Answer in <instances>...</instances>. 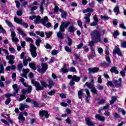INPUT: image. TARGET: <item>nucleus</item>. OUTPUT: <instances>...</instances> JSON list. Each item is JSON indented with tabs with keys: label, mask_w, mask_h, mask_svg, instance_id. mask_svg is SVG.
Listing matches in <instances>:
<instances>
[{
	"label": "nucleus",
	"mask_w": 126,
	"mask_h": 126,
	"mask_svg": "<svg viewBox=\"0 0 126 126\" xmlns=\"http://www.w3.org/2000/svg\"><path fill=\"white\" fill-rule=\"evenodd\" d=\"M30 20H33V19H35L34 20V23L36 24H39L40 23L41 21L44 26H46V27H51V23H49V19L48 17L45 16L41 20V17L40 16H32L29 17Z\"/></svg>",
	"instance_id": "nucleus-1"
},
{
	"label": "nucleus",
	"mask_w": 126,
	"mask_h": 126,
	"mask_svg": "<svg viewBox=\"0 0 126 126\" xmlns=\"http://www.w3.org/2000/svg\"><path fill=\"white\" fill-rule=\"evenodd\" d=\"M31 82L33 86H35L37 91H39V90H43L44 89L43 87H47V86H48L47 83H46V82H45L44 81H40V83L42 86H41V84L38 83V82L34 80H32Z\"/></svg>",
	"instance_id": "nucleus-2"
},
{
	"label": "nucleus",
	"mask_w": 126,
	"mask_h": 126,
	"mask_svg": "<svg viewBox=\"0 0 126 126\" xmlns=\"http://www.w3.org/2000/svg\"><path fill=\"white\" fill-rule=\"evenodd\" d=\"M92 39L95 40L96 42L101 41V34L97 31H94L91 33Z\"/></svg>",
	"instance_id": "nucleus-3"
},
{
	"label": "nucleus",
	"mask_w": 126,
	"mask_h": 126,
	"mask_svg": "<svg viewBox=\"0 0 126 126\" xmlns=\"http://www.w3.org/2000/svg\"><path fill=\"white\" fill-rule=\"evenodd\" d=\"M30 52L31 54V56L33 58H36L37 57V52H36V50H37V48L33 44H30Z\"/></svg>",
	"instance_id": "nucleus-4"
},
{
	"label": "nucleus",
	"mask_w": 126,
	"mask_h": 126,
	"mask_svg": "<svg viewBox=\"0 0 126 126\" xmlns=\"http://www.w3.org/2000/svg\"><path fill=\"white\" fill-rule=\"evenodd\" d=\"M70 24V22L68 21H65L62 23L60 27V30L61 32H64L65 29L67 28L68 27V25Z\"/></svg>",
	"instance_id": "nucleus-5"
},
{
	"label": "nucleus",
	"mask_w": 126,
	"mask_h": 126,
	"mask_svg": "<svg viewBox=\"0 0 126 126\" xmlns=\"http://www.w3.org/2000/svg\"><path fill=\"white\" fill-rule=\"evenodd\" d=\"M41 66L42 67L41 68H38L37 69V71L40 73H45V72H46V70L48 69V64L45 63H42Z\"/></svg>",
	"instance_id": "nucleus-6"
},
{
	"label": "nucleus",
	"mask_w": 126,
	"mask_h": 126,
	"mask_svg": "<svg viewBox=\"0 0 126 126\" xmlns=\"http://www.w3.org/2000/svg\"><path fill=\"white\" fill-rule=\"evenodd\" d=\"M24 81H25L24 78H22L20 80V82L25 87H28L27 92H28V93H31V91H32V86H28V85L26 84V83L24 82Z\"/></svg>",
	"instance_id": "nucleus-7"
},
{
	"label": "nucleus",
	"mask_w": 126,
	"mask_h": 126,
	"mask_svg": "<svg viewBox=\"0 0 126 126\" xmlns=\"http://www.w3.org/2000/svg\"><path fill=\"white\" fill-rule=\"evenodd\" d=\"M88 88H90L91 89V92L92 93H94V94H98V91H97V90L96 88L93 87V86L90 85L89 83L87 82L86 83L85 85Z\"/></svg>",
	"instance_id": "nucleus-8"
},
{
	"label": "nucleus",
	"mask_w": 126,
	"mask_h": 126,
	"mask_svg": "<svg viewBox=\"0 0 126 126\" xmlns=\"http://www.w3.org/2000/svg\"><path fill=\"white\" fill-rule=\"evenodd\" d=\"M11 37L13 42H19V39L16 37V34L14 31H11Z\"/></svg>",
	"instance_id": "nucleus-9"
},
{
	"label": "nucleus",
	"mask_w": 126,
	"mask_h": 126,
	"mask_svg": "<svg viewBox=\"0 0 126 126\" xmlns=\"http://www.w3.org/2000/svg\"><path fill=\"white\" fill-rule=\"evenodd\" d=\"M113 83L115 85L116 87H121V86H123V85H122V83H123L122 78H120L119 81L114 80Z\"/></svg>",
	"instance_id": "nucleus-10"
},
{
	"label": "nucleus",
	"mask_w": 126,
	"mask_h": 126,
	"mask_svg": "<svg viewBox=\"0 0 126 126\" xmlns=\"http://www.w3.org/2000/svg\"><path fill=\"white\" fill-rule=\"evenodd\" d=\"M94 22L91 24V26H96L99 23V20L97 17V15H94L93 17Z\"/></svg>",
	"instance_id": "nucleus-11"
},
{
	"label": "nucleus",
	"mask_w": 126,
	"mask_h": 126,
	"mask_svg": "<svg viewBox=\"0 0 126 126\" xmlns=\"http://www.w3.org/2000/svg\"><path fill=\"white\" fill-rule=\"evenodd\" d=\"M94 117L96 120H98L100 122H105L106 120L105 116H101L98 114H96Z\"/></svg>",
	"instance_id": "nucleus-12"
},
{
	"label": "nucleus",
	"mask_w": 126,
	"mask_h": 126,
	"mask_svg": "<svg viewBox=\"0 0 126 126\" xmlns=\"http://www.w3.org/2000/svg\"><path fill=\"white\" fill-rule=\"evenodd\" d=\"M22 92L23 94H21L20 96V98L18 99V101H19V102L23 101L24 99H26V96H25L24 95L25 94H26V91L25 90H22Z\"/></svg>",
	"instance_id": "nucleus-13"
},
{
	"label": "nucleus",
	"mask_w": 126,
	"mask_h": 126,
	"mask_svg": "<svg viewBox=\"0 0 126 126\" xmlns=\"http://www.w3.org/2000/svg\"><path fill=\"white\" fill-rule=\"evenodd\" d=\"M90 16H91V13H90L85 14V16L84 18L85 19L84 23H89L90 22Z\"/></svg>",
	"instance_id": "nucleus-14"
},
{
	"label": "nucleus",
	"mask_w": 126,
	"mask_h": 126,
	"mask_svg": "<svg viewBox=\"0 0 126 126\" xmlns=\"http://www.w3.org/2000/svg\"><path fill=\"white\" fill-rule=\"evenodd\" d=\"M39 116L41 118H42V117H43L44 116H45L46 119H48V118H49V114H48V111H45V110H43L42 111H40Z\"/></svg>",
	"instance_id": "nucleus-15"
},
{
	"label": "nucleus",
	"mask_w": 126,
	"mask_h": 126,
	"mask_svg": "<svg viewBox=\"0 0 126 126\" xmlns=\"http://www.w3.org/2000/svg\"><path fill=\"white\" fill-rule=\"evenodd\" d=\"M88 70L89 71V73H96V72H98V71H99V68L98 67H94L93 68H89Z\"/></svg>",
	"instance_id": "nucleus-16"
},
{
	"label": "nucleus",
	"mask_w": 126,
	"mask_h": 126,
	"mask_svg": "<svg viewBox=\"0 0 126 126\" xmlns=\"http://www.w3.org/2000/svg\"><path fill=\"white\" fill-rule=\"evenodd\" d=\"M86 124L88 126H94L95 124L92 122L89 118H86L85 119Z\"/></svg>",
	"instance_id": "nucleus-17"
},
{
	"label": "nucleus",
	"mask_w": 126,
	"mask_h": 126,
	"mask_svg": "<svg viewBox=\"0 0 126 126\" xmlns=\"http://www.w3.org/2000/svg\"><path fill=\"white\" fill-rule=\"evenodd\" d=\"M85 91L87 95L85 99V101L88 103V102H89V98H90V92H89V90L87 89H85Z\"/></svg>",
	"instance_id": "nucleus-18"
},
{
	"label": "nucleus",
	"mask_w": 126,
	"mask_h": 126,
	"mask_svg": "<svg viewBox=\"0 0 126 126\" xmlns=\"http://www.w3.org/2000/svg\"><path fill=\"white\" fill-rule=\"evenodd\" d=\"M4 81H5L4 77L1 76L0 79V87H1V88H3V87H4V84L3 83V82Z\"/></svg>",
	"instance_id": "nucleus-19"
},
{
	"label": "nucleus",
	"mask_w": 126,
	"mask_h": 126,
	"mask_svg": "<svg viewBox=\"0 0 126 126\" xmlns=\"http://www.w3.org/2000/svg\"><path fill=\"white\" fill-rule=\"evenodd\" d=\"M25 108L27 109H28V108H29V105H27V104H23V103H21L20 104L19 109L20 110V111H23V110H24Z\"/></svg>",
	"instance_id": "nucleus-20"
},
{
	"label": "nucleus",
	"mask_w": 126,
	"mask_h": 126,
	"mask_svg": "<svg viewBox=\"0 0 126 126\" xmlns=\"http://www.w3.org/2000/svg\"><path fill=\"white\" fill-rule=\"evenodd\" d=\"M114 53L115 54H118V56H122V52H121L120 48H119V46L115 47V50H114Z\"/></svg>",
	"instance_id": "nucleus-21"
},
{
	"label": "nucleus",
	"mask_w": 126,
	"mask_h": 126,
	"mask_svg": "<svg viewBox=\"0 0 126 126\" xmlns=\"http://www.w3.org/2000/svg\"><path fill=\"white\" fill-rule=\"evenodd\" d=\"M23 74H22V76L25 77V78H27V73L29 72V69H23Z\"/></svg>",
	"instance_id": "nucleus-22"
},
{
	"label": "nucleus",
	"mask_w": 126,
	"mask_h": 126,
	"mask_svg": "<svg viewBox=\"0 0 126 126\" xmlns=\"http://www.w3.org/2000/svg\"><path fill=\"white\" fill-rule=\"evenodd\" d=\"M109 109H110V104H106V106H104L103 107H101L98 111V114H100V112H101V111H103V110H109Z\"/></svg>",
	"instance_id": "nucleus-23"
},
{
	"label": "nucleus",
	"mask_w": 126,
	"mask_h": 126,
	"mask_svg": "<svg viewBox=\"0 0 126 126\" xmlns=\"http://www.w3.org/2000/svg\"><path fill=\"white\" fill-rule=\"evenodd\" d=\"M17 31L18 32V34H21V36H22L23 38H24V37H26L27 34L25 33L23 31L21 30V29L18 28L17 29Z\"/></svg>",
	"instance_id": "nucleus-24"
},
{
	"label": "nucleus",
	"mask_w": 126,
	"mask_h": 126,
	"mask_svg": "<svg viewBox=\"0 0 126 126\" xmlns=\"http://www.w3.org/2000/svg\"><path fill=\"white\" fill-rule=\"evenodd\" d=\"M24 113L23 112L20 113L19 116L18 117V119L21 121V122H24L25 121V118L23 116Z\"/></svg>",
	"instance_id": "nucleus-25"
},
{
	"label": "nucleus",
	"mask_w": 126,
	"mask_h": 126,
	"mask_svg": "<svg viewBox=\"0 0 126 126\" xmlns=\"http://www.w3.org/2000/svg\"><path fill=\"white\" fill-rule=\"evenodd\" d=\"M13 88L14 89V95H16L18 93V90L19 89L17 88V84H15L12 86Z\"/></svg>",
	"instance_id": "nucleus-26"
},
{
	"label": "nucleus",
	"mask_w": 126,
	"mask_h": 126,
	"mask_svg": "<svg viewBox=\"0 0 126 126\" xmlns=\"http://www.w3.org/2000/svg\"><path fill=\"white\" fill-rule=\"evenodd\" d=\"M113 11L116 13V15H118V14L120 13V6H119L118 5H116L115 7L114 8Z\"/></svg>",
	"instance_id": "nucleus-27"
},
{
	"label": "nucleus",
	"mask_w": 126,
	"mask_h": 126,
	"mask_svg": "<svg viewBox=\"0 0 126 126\" xmlns=\"http://www.w3.org/2000/svg\"><path fill=\"white\" fill-rule=\"evenodd\" d=\"M28 62H31V59L28 57L27 59H23L24 65L26 66L28 64Z\"/></svg>",
	"instance_id": "nucleus-28"
},
{
	"label": "nucleus",
	"mask_w": 126,
	"mask_h": 126,
	"mask_svg": "<svg viewBox=\"0 0 126 126\" xmlns=\"http://www.w3.org/2000/svg\"><path fill=\"white\" fill-rule=\"evenodd\" d=\"M16 68V67L14 65H12L11 66H8L5 68V70L7 71H9L10 70V69H12V70L15 69Z\"/></svg>",
	"instance_id": "nucleus-29"
},
{
	"label": "nucleus",
	"mask_w": 126,
	"mask_h": 126,
	"mask_svg": "<svg viewBox=\"0 0 126 126\" xmlns=\"http://www.w3.org/2000/svg\"><path fill=\"white\" fill-rule=\"evenodd\" d=\"M111 72H114L115 74H119V71L117 70V67H113L110 69Z\"/></svg>",
	"instance_id": "nucleus-30"
},
{
	"label": "nucleus",
	"mask_w": 126,
	"mask_h": 126,
	"mask_svg": "<svg viewBox=\"0 0 126 126\" xmlns=\"http://www.w3.org/2000/svg\"><path fill=\"white\" fill-rule=\"evenodd\" d=\"M14 20L16 23H17L18 24L21 25V23H22V19H18L17 17H15L14 18Z\"/></svg>",
	"instance_id": "nucleus-31"
},
{
	"label": "nucleus",
	"mask_w": 126,
	"mask_h": 126,
	"mask_svg": "<svg viewBox=\"0 0 126 126\" xmlns=\"http://www.w3.org/2000/svg\"><path fill=\"white\" fill-rule=\"evenodd\" d=\"M66 64L64 65V67L61 69V71L63 73H66L67 72H68V69H67L66 67Z\"/></svg>",
	"instance_id": "nucleus-32"
},
{
	"label": "nucleus",
	"mask_w": 126,
	"mask_h": 126,
	"mask_svg": "<svg viewBox=\"0 0 126 126\" xmlns=\"http://www.w3.org/2000/svg\"><path fill=\"white\" fill-rule=\"evenodd\" d=\"M94 10L91 8H88L83 11V13H86V12H93Z\"/></svg>",
	"instance_id": "nucleus-33"
},
{
	"label": "nucleus",
	"mask_w": 126,
	"mask_h": 126,
	"mask_svg": "<svg viewBox=\"0 0 126 126\" xmlns=\"http://www.w3.org/2000/svg\"><path fill=\"white\" fill-rule=\"evenodd\" d=\"M63 32H61V30H60L59 32H58L57 33V36L58 38H60V39H63V33H62Z\"/></svg>",
	"instance_id": "nucleus-34"
},
{
	"label": "nucleus",
	"mask_w": 126,
	"mask_h": 126,
	"mask_svg": "<svg viewBox=\"0 0 126 126\" xmlns=\"http://www.w3.org/2000/svg\"><path fill=\"white\" fill-rule=\"evenodd\" d=\"M72 79L75 82H78L80 80V77L76 75H74L72 77Z\"/></svg>",
	"instance_id": "nucleus-35"
},
{
	"label": "nucleus",
	"mask_w": 126,
	"mask_h": 126,
	"mask_svg": "<svg viewBox=\"0 0 126 126\" xmlns=\"http://www.w3.org/2000/svg\"><path fill=\"white\" fill-rule=\"evenodd\" d=\"M83 94V91L82 90H80L78 92V96L79 97V99H81V100H82V95Z\"/></svg>",
	"instance_id": "nucleus-36"
},
{
	"label": "nucleus",
	"mask_w": 126,
	"mask_h": 126,
	"mask_svg": "<svg viewBox=\"0 0 126 126\" xmlns=\"http://www.w3.org/2000/svg\"><path fill=\"white\" fill-rule=\"evenodd\" d=\"M75 31V27L73 26H71L69 27V32L70 33H73Z\"/></svg>",
	"instance_id": "nucleus-37"
},
{
	"label": "nucleus",
	"mask_w": 126,
	"mask_h": 126,
	"mask_svg": "<svg viewBox=\"0 0 126 126\" xmlns=\"http://www.w3.org/2000/svg\"><path fill=\"white\" fill-rule=\"evenodd\" d=\"M42 42V40H41V38L37 37V39H36L35 44L36 45H37L38 47L40 46V43Z\"/></svg>",
	"instance_id": "nucleus-38"
},
{
	"label": "nucleus",
	"mask_w": 126,
	"mask_h": 126,
	"mask_svg": "<svg viewBox=\"0 0 126 126\" xmlns=\"http://www.w3.org/2000/svg\"><path fill=\"white\" fill-rule=\"evenodd\" d=\"M112 99L110 101V105H113L115 101H117V97L116 96H112Z\"/></svg>",
	"instance_id": "nucleus-39"
},
{
	"label": "nucleus",
	"mask_w": 126,
	"mask_h": 126,
	"mask_svg": "<svg viewBox=\"0 0 126 126\" xmlns=\"http://www.w3.org/2000/svg\"><path fill=\"white\" fill-rule=\"evenodd\" d=\"M35 33L37 35L40 36V37H44V36H45L44 33L43 32L36 31Z\"/></svg>",
	"instance_id": "nucleus-40"
},
{
	"label": "nucleus",
	"mask_w": 126,
	"mask_h": 126,
	"mask_svg": "<svg viewBox=\"0 0 126 126\" xmlns=\"http://www.w3.org/2000/svg\"><path fill=\"white\" fill-rule=\"evenodd\" d=\"M0 33H2V34H5V33H6L5 30L3 29L1 25H0Z\"/></svg>",
	"instance_id": "nucleus-41"
},
{
	"label": "nucleus",
	"mask_w": 126,
	"mask_h": 126,
	"mask_svg": "<svg viewBox=\"0 0 126 126\" xmlns=\"http://www.w3.org/2000/svg\"><path fill=\"white\" fill-rule=\"evenodd\" d=\"M6 60H8V61L11 60H14V56L13 55H8L6 57Z\"/></svg>",
	"instance_id": "nucleus-42"
},
{
	"label": "nucleus",
	"mask_w": 126,
	"mask_h": 126,
	"mask_svg": "<svg viewBox=\"0 0 126 126\" xmlns=\"http://www.w3.org/2000/svg\"><path fill=\"white\" fill-rule=\"evenodd\" d=\"M100 18L101 19H104V20H108V19H110V17H109L108 16L106 15H101Z\"/></svg>",
	"instance_id": "nucleus-43"
},
{
	"label": "nucleus",
	"mask_w": 126,
	"mask_h": 126,
	"mask_svg": "<svg viewBox=\"0 0 126 126\" xmlns=\"http://www.w3.org/2000/svg\"><path fill=\"white\" fill-rule=\"evenodd\" d=\"M5 23L9 26V27H13V25H12V23H11L10 21L6 20H5Z\"/></svg>",
	"instance_id": "nucleus-44"
},
{
	"label": "nucleus",
	"mask_w": 126,
	"mask_h": 126,
	"mask_svg": "<svg viewBox=\"0 0 126 126\" xmlns=\"http://www.w3.org/2000/svg\"><path fill=\"white\" fill-rule=\"evenodd\" d=\"M4 67H3V65L2 64H1L0 65V74L1 73H4Z\"/></svg>",
	"instance_id": "nucleus-45"
},
{
	"label": "nucleus",
	"mask_w": 126,
	"mask_h": 126,
	"mask_svg": "<svg viewBox=\"0 0 126 126\" xmlns=\"http://www.w3.org/2000/svg\"><path fill=\"white\" fill-rule=\"evenodd\" d=\"M25 40L27 42H30V43H33L34 42L33 39L30 37H26Z\"/></svg>",
	"instance_id": "nucleus-46"
},
{
	"label": "nucleus",
	"mask_w": 126,
	"mask_h": 126,
	"mask_svg": "<svg viewBox=\"0 0 126 126\" xmlns=\"http://www.w3.org/2000/svg\"><path fill=\"white\" fill-rule=\"evenodd\" d=\"M54 85V82L52 80H49V85H48L49 88H52V87Z\"/></svg>",
	"instance_id": "nucleus-47"
},
{
	"label": "nucleus",
	"mask_w": 126,
	"mask_h": 126,
	"mask_svg": "<svg viewBox=\"0 0 126 126\" xmlns=\"http://www.w3.org/2000/svg\"><path fill=\"white\" fill-rule=\"evenodd\" d=\"M29 65L30 68H32V69H36V67H35V64H34L33 63H29Z\"/></svg>",
	"instance_id": "nucleus-48"
},
{
	"label": "nucleus",
	"mask_w": 126,
	"mask_h": 126,
	"mask_svg": "<svg viewBox=\"0 0 126 126\" xmlns=\"http://www.w3.org/2000/svg\"><path fill=\"white\" fill-rule=\"evenodd\" d=\"M45 34L47 38H50V37H51L53 34V32H45Z\"/></svg>",
	"instance_id": "nucleus-49"
},
{
	"label": "nucleus",
	"mask_w": 126,
	"mask_h": 126,
	"mask_svg": "<svg viewBox=\"0 0 126 126\" xmlns=\"http://www.w3.org/2000/svg\"><path fill=\"white\" fill-rule=\"evenodd\" d=\"M64 50L66 52H67V53H70L71 52V49H70L67 46H64Z\"/></svg>",
	"instance_id": "nucleus-50"
},
{
	"label": "nucleus",
	"mask_w": 126,
	"mask_h": 126,
	"mask_svg": "<svg viewBox=\"0 0 126 126\" xmlns=\"http://www.w3.org/2000/svg\"><path fill=\"white\" fill-rule=\"evenodd\" d=\"M5 97H7V98H9V97H11V96H16V95H14V93L13 94H5Z\"/></svg>",
	"instance_id": "nucleus-51"
},
{
	"label": "nucleus",
	"mask_w": 126,
	"mask_h": 126,
	"mask_svg": "<svg viewBox=\"0 0 126 126\" xmlns=\"http://www.w3.org/2000/svg\"><path fill=\"white\" fill-rule=\"evenodd\" d=\"M97 82H98V83H99L100 84H101L102 83V76H101V75L98 76Z\"/></svg>",
	"instance_id": "nucleus-52"
},
{
	"label": "nucleus",
	"mask_w": 126,
	"mask_h": 126,
	"mask_svg": "<svg viewBox=\"0 0 126 126\" xmlns=\"http://www.w3.org/2000/svg\"><path fill=\"white\" fill-rule=\"evenodd\" d=\"M119 35H120V32H119V31H116L113 34V35L114 36V38L115 39H116L117 36H119Z\"/></svg>",
	"instance_id": "nucleus-53"
},
{
	"label": "nucleus",
	"mask_w": 126,
	"mask_h": 126,
	"mask_svg": "<svg viewBox=\"0 0 126 126\" xmlns=\"http://www.w3.org/2000/svg\"><path fill=\"white\" fill-rule=\"evenodd\" d=\"M96 87L98 90H103L104 89V87L102 85L98 84L96 86Z\"/></svg>",
	"instance_id": "nucleus-54"
},
{
	"label": "nucleus",
	"mask_w": 126,
	"mask_h": 126,
	"mask_svg": "<svg viewBox=\"0 0 126 126\" xmlns=\"http://www.w3.org/2000/svg\"><path fill=\"white\" fill-rule=\"evenodd\" d=\"M22 67H23V64H22V63H20L18 65V70H19V71H20V70H21V69H22Z\"/></svg>",
	"instance_id": "nucleus-55"
},
{
	"label": "nucleus",
	"mask_w": 126,
	"mask_h": 126,
	"mask_svg": "<svg viewBox=\"0 0 126 126\" xmlns=\"http://www.w3.org/2000/svg\"><path fill=\"white\" fill-rule=\"evenodd\" d=\"M69 71L70 72H75L76 71V70L75 69V68L73 67H71L69 68Z\"/></svg>",
	"instance_id": "nucleus-56"
},
{
	"label": "nucleus",
	"mask_w": 126,
	"mask_h": 126,
	"mask_svg": "<svg viewBox=\"0 0 126 126\" xmlns=\"http://www.w3.org/2000/svg\"><path fill=\"white\" fill-rule=\"evenodd\" d=\"M48 95L50 96H53V95H55L56 94V92L55 91H51L48 93Z\"/></svg>",
	"instance_id": "nucleus-57"
},
{
	"label": "nucleus",
	"mask_w": 126,
	"mask_h": 126,
	"mask_svg": "<svg viewBox=\"0 0 126 126\" xmlns=\"http://www.w3.org/2000/svg\"><path fill=\"white\" fill-rule=\"evenodd\" d=\"M21 25H22V26L25 27V28H28V23H23V22H22Z\"/></svg>",
	"instance_id": "nucleus-58"
},
{
	"label": "nucleus",
	"mask_w": 126,
	"mask_h": 126,
	"mask_svg": "<svg viewBox=\"0 0 126 126\" xmlns=\"http://www.w3.org/2000/svg\"><path fill=\"white\" fill-rule=\"evenodd\" d=\"M89 84H90V85H92V86H93V85L94 84V78L93 77H92L91 78V82Z\"/></svg>",
	"instance_id": "nucleus-59"
},
{
	"label": "nucleus",
	"mask_w": 126,
	"mask_h": 126,
	"mask_svg": "<svg viewBox=\"0 0 126 126\" xmlns=\"http://www.w3.org/2000/svg\"><path fill=\"white\" fill-rule=\"evenodd\" d=\"M105 103H106V100L102 99H101L99 102H98V104H100L101 105H103V104H105Z\"/></svg>",
	"instance_id": "nucleus-60"
},
{
	"label": "nucleus",
	"mask_w": 126,
	"mask_h": 126,
	"mask_svg": "<svg viewBox=\"0 0 126 126\" xmlns=\"http://www.w3.org/2000/svg\"><path fill=\"white\" fill-rule=\"evenodd\" d=\"M119 112H121L123 114V115H125L126 114V110H125L123 108H119Z\"/></svg>",
	"instance_id": "nucleus-61"
},
{
	"label": "nucleus",
	"mask_w": 126,
	"mask_h": 126,
	"mask_svg": "<svg viewBox=\"0 0 126 126\" xmlns=\"http://www.w3.org/2000/svg\"><path fill=\"white\" fill-rule=\"evenodd\" d=\"M77 23H78V26H79V27H80V28H82V21H81L80 20H78Z\"/></svg>",
	"instance_id": "nucleus-62"
},
{
	"label": "nucleus",
	"mask_w": 126,
	"mask_h": 126,
	"mask_svg": "<svg viewBox=\"0 0 126 126\" xmlns=\"http://www.w3.org/2000/svg\"><path fill=\"white\" fill-rule=\"evenodd\" d=\"M58 53H59L57 50H54L52 51L51 54L52 56H56V55H58Z\"/></svg>",
	"instance_id": "nucleus-63"
},
{
	"label": "nucleus",
	"mask_w": 126,
	"mask_h": 126,
	"mask_svg": "<svg viewBox=\"0 0 126 126\" xmlns=\"http://www.w3.org/2000/svg\"><path fill=\"white\" fill-rule=\"evenodd\" d=\"M121 47L122 48H126V41H124L121 43Z\"/></svg>",
	"instance_id": "nucleus-64"
}]
</instances>
